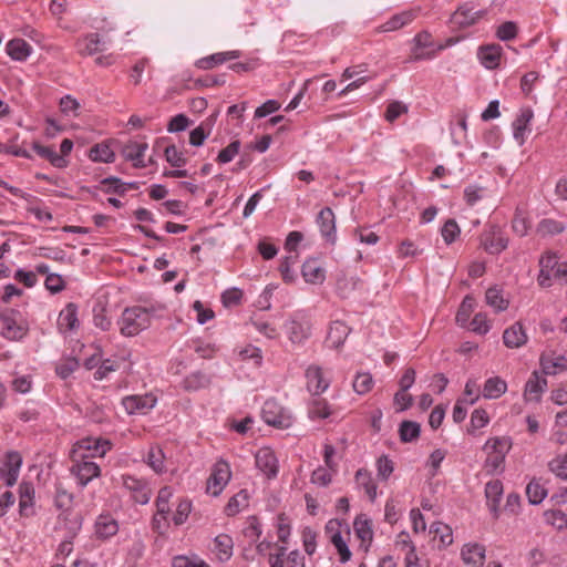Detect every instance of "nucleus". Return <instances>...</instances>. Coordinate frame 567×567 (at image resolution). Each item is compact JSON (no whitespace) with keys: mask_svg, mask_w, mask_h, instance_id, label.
Listing matches in <instances>:
<instances>
[{"mask_svg":"<svg viewBox=\"0 0 567 567\" xmlns=\"http://www.w3.org/2000/svg\"><path fill=\"white\" fill-rule=\"evenodd\" d=\"M503 341L511 349L524 346L527 341V336L523 326L519 322H515L508 327L503 333Z\"/></svg>","mask_w":567,"mask_h":567,"instance_id":"412c9836","label":"nucleus"},{"mask_svg":"<svg viewBox=\"0 0 567 567\" xmlns=\"http://www.w3.org/2000/svg\"><path fill=\"white\" fill-rule=\"evenodd\" d=\"M89 156L93 162L112 163L115 155L109 145L96 144L90 150Z\"/></svg>","mask_w":567,"mask_h":567,"instance_id":"de8ad7c7","label":"nucleus"},{"mask_svg":"<svg viewBox=\"0 0 567 567\" xmlns=\"http://www.w3.org/2000/svg\"><path fill=\"white\" fill-rule=\"evenodd\" d=\"M503 495V483L499 480L489 481L485 485L487 505L494 517H498V506Z\"/></svg>","mask_w":567,"mask_h":567,"instance_id":"6ab92c4d","label":"nucleus"},{"mask_svg":"<svg viewBox=\"0 0 567 567\" xmlns=\"http://www.w3.org/2000/svg\"><path fill=\"white\" fill-rule=\"evenodd\" d=\"M481 246L491 255H498L508 246V237L497 225H489L481 234Z\"/></svg>","mask_w":567,"mask_h":567,"instance_id":"39448f33","label":"nucleus"},{"mask_svg":"<svg viewBox=\"0 0 567 567\" xmlns=\"http://www.w3.org/2000/svg\"><path fill=\"white\" fill-rule=\"evenodd\" d=\"M155 310L154 306L150 308L141 306L125 308L117 322L121 334L134 337L146 330L151 326V318Z\"/></svg>","mask_w":567,"mask_h":567,"instance_id":"f257e3e1","label":"nucleus"},{"mask_svg":"<svg viewBox=\"0 0 567 567\" xmlns=\"http://www.w3.org/2000/svg\"><path fill=\"white\" fill-rule=\"evenodd\" d=\"M352 386L360 395L368 393L373 386L372 375L368 372L358 373L353 380Z\"/></svg>","mask_w":567,"mask_h":567,"instance_id":"5fc2aeb1","label":"nucleus"},{"mask_svg":"<svg viewBox=\"0 0 567 567\" xmlns=\"http://www.w3.org/2000/svg\"><path fill=\"white\" fill-rule=\"evenodd\" d=\"M20 312L14 309H8L0 313V334L9 340H20L28 332L27 323L18 319Z\"/></svg>","mask_w":567,"mask_h":567,"instance_id":"20e7f679","label":"nucleus"},{"mask_svg":"<svg viewBox=\"0 0 567 567\" xmlns=\"http://www.w3.org/2000/svg\"><path fill=\"white\" fill-rule=\"evenodd\" d=\"M430 533L434 534V538H440L442 547H447L453 543V533L449 525L443 523H433L430 526Z\"/></svg>","mask_w":567,"mask_h":567,"instance_id":"37998d69","label":"nucleus"},{"mask_svg":"<svg viewBox=\"0 0 567 567\" xmlns=\"http://www.w3.org/2000/svg\"><path fill=\"white\" fill-rule=\"evenodd\" d=\"M33 151L42 158L48 159L54 167L64 168L68 165V161L59 155L52 147L43 146L38 142L32 144Z\"/></svg>","mask_w":567,"mask_h":567,"instance_id":"7c9ffc66","label":"nucleus"},{"mask_svg":"<svg viewBox=\"0 0 567 567\" xmlns=\"http://www.w3.org/2000/svg\"><path fill=\"white\" fill-rule=\"evenodd\" d=\"M501 55L502 47L498 44L484 45L478 50L481 63L489 70H494L499 65Z\"/></svg>","mask_w":567,"mask_h":567,"instance_id":"4be33fe9","label":"nucleus"},{"mask_svg":"<svg viewBox=\"0 0 567 567\" xmlns=\"http://www.w3.org/2000/svg\"><path fill=\"white\" fill-rule=\"evenodd\" d=\"M526 495L533 505H538L547 495V491L536 481H530L526 486Z\"/></svg>","mask_w":567,"mask_h":567,"instance_id":"603ef678","label":"nucleus"},{"mask_svg":"<svg viewBox=\"0 0 567 567\" xmlns=\"http://www.w3.org/2000/svg\"><path fill=\"white\" fill-rule=\"evenodd\" d=\"M548 468L556 477L567 481V452L553 458Z\"/></svg>","mask_w":567,"mask_h":567,"instance_id":"09e8293b","label":"nucleus"},{"mask_svg":"<svg viewBox=\"0 0 567 567\" xmlns=\"http://www.w3.org/2000/svg\"><path fill=\"white\" fill-rule=\"evenodd\" d=\"M317 224L319 226L322 237L331 244L336 243V217L330 207L322 208L317 216Z\"/></svg>","mask_w":567,"mask_h":567,"instance_id":"4468645a","label":"nucleus"},{"mask_svg":"<svg viewBox=\"0 0 567 567\" xmlns=\"http://www.w3.org/2000/svg\"><path fill=\"white\" fill-rule=\"evenodd\" d=\"M303 241V234L301 231H290L286 236V252H298Z\"/></svg>","mask_w":567,"mask_h":567,"instance_id":"e2e57ef3","label":"nucleus"},{"mask_svg":"<svg viewBox=\"0 0 567 567\" xmlns=\"http://www.w3.org/2000/svg\"><path fill=\"white\" fill-rule=\"evenodd\" d=\"M331 543L334 545V547L338 550V554L340 556V559H339L340 563L344 564V563L349 561L352 554H351L346 540L343 539L340 530H337L336 533L332 534Z\"/></svg>","mask_w":567,"mask_h":567,"instance_id":"864d4df0","label":"nucleus"},{"mask_svg":"<svg viewBox=\"0 0 567 567\" xmlns=\"http://www.w3.org/2000/svg\"><path fill=\"white\" fill-rule=\"evenodd\" d=\"M212 378L204 372L196 371L187 375L183 381L186 391H198L210 385Z\"/></svg>","mask_w":567,"mask_h":567,"instance_id":"c9c22d12","label":"nucleus"},{"mask_svg":"<svg viewBox=\"0 0 567 567\" xmlns=\"http://www.w3.org/2000/svg\"><path fill=\"white\" fill-rule=\"evenodd\" d=\"M231 477L230 466L227 462L218 461L207 480L206 491L213 496H218Z\"/></svg>","mask_w":567,"mask_h":567,"instance_id":"0eeeda50","label":"nucleus"},{"mask_svg":"<svg viewBox=\"0 0 567 567\" xmlns=\"http://www.w3.org/2000/svg\"><path fill=\"white\" fill-rule=\"evenodd\" d=\"M302 544L305 551L308 555H312L317 547V533L310 527H305L301 533Z\"/></svg>","mask_w":567,"mask_h":567,"instance_id":"0e129e2a","label":"nucleus"},{"mask_svg":"<svg viewBox=\"0 0 567 567\" xmlns=\"http://www.w3.org/2000/svg\"><path fill=\"white\" fill-rule=\"evenodd\" d=\"M312 324L309 316L303 311L292 313L286 322V336L289 341L296 346L301 347L311 337Z\"/></svg>","mask_w":567,"mask_h":567,"instance_id":"7ed1b4c3","label":"nucleus"},{"mask_svg":"<svg viewBox=\"0 0 567 567\" xmlns=\"http://www.w3.org/2000/svg\"><path fill=\"white\" fill-rule=\"evenodd\" d=\"M22 457L16 451L8 452L3 464L0 466V472L6 480L8 486H12L19 476Z\"/></svg>","mask_w":567,"mask_h":567,"instance_id":"ddd939ff","label":"nucleus"},{"mask_svg":"<svg viewBox=\"0 0 567 567\" xmlns=\"http://www.w3.org/2000/svg\"><path fill=\"white\" fill-rule=\"evenodd\" d=\"M145 462L156 473L165 471V455L159 446H152L150 449Z\"/></svg>","mask_w":567,"mask_h":567,"instance_id":"58836bf2","label":"nucleus"},{"mask_svg":"<svg viewBox=\"0 0 567 567\" xmlns=\"http://www.w3.org/2000/svg\"><path fill=\"white\" fill-rule=\"evenodd\" d=\"M485 300L496 312L506 310L509 303L497 287H491L486 290Z\"/></svg>","mask_w":567,"mask_h":567,"instance_id":"4c0bfd02","label":"nucleus"},{"mask_svg":"<svg viewBox=\"0 0 567 567\" xmlns=\"http://www.w3.org/2000/svg\"><path fill=\"white\" fill-rule=\"evenodd\" d=\"M475 307V299L471 296H466L456 313V322L464 327L468 322L470 316L473 312Z\"/></svg>","mask_w":567,"mask_h":567,"instance_id":"8fccbe9b","label":"nucleus"},{"mask_svg":"<svg viewBox=\"0 0 567 567\" xmlns=\"http://www.w3.org/2000/svg\"><path fill=\"white\" fill-rule=\"evenodd\" d=\"M79 326L78 320V306L73 302H70L65 306V308L60 312L58 319V327L61 331H72L76 329Z\"/></svg>","mask_w":567,"mask_h":567,"instance_id":"5701e85b","label":"nucleus"},{"mask_svg":"<svg viewBox=\"0 0 567 567\" xmlns=\"http://www.w3.org/2000/svg\"><path fill=\"white\" fill-rule=\"evenodd\" d=\"M240 148V142L234 141L227 147L221 150L217 156V162L220 164L229 163L238 154Z\"/></svg>","mask_w":567,"mask_h":567,"instance_id":"69168bd1","label":"nucleus"},{"mask_svg":"<svg viewBox=\"0 0 567 567\" xmlns=\"http://www.w3.org/2000/svg\"><path fill=\"white\" fill-rule=\"evenodd\" d=\"M19 507L22 516L33 514L34 487L30 482H22L19 486Z\"/></svg>","mask_w":567,"mask_h":567,"instance_id":"aec40b11","label":"nucleus"},{"mask_svg":"<svg viewBox=\"0 0 567 567\" xmlns=\"http://www.w3.org/2000/svg\"><path fill=\"white\" fill-rule=\"evenodd\" d=\"M421 426L414 421H403L399 427V434L402 442H413L420 436Z\"/></svg>","mask_w":567,"mask_h":567,"instance_id":"79ce46f5","label":"nucleus"},{"mask_svg":"<svg viewBox=\"0 0 567 567\" xmlns=\"http://www.w3.org/2000/svg\"><path fill=\"white\" fill-rule=\"evenodd\" d=\"M166 161L174 167H182L186 164L187 159L183 152L178 151L175 145H168L165 151Z\"/></svg>","mask_w":567,"mask_h":567,"instance_id":"13d9d810","label":"nucleus"},{"mask_svg":"<svg viewBox=\"0 0 567 567\" xmlns=\"http://www.w3.org/2000/svg\"><path fill=\"white\" fill-rule=\"evenodd\" d=\"M156 404V398L152 394L127 395L123 398L122 405L128 414H145Z\"/></svg>","mask_w":567,"mask_h":567,"instance_id":"f8f14e48","label":"nucleus"},{"mask_svg":"<svg viewBox=\"0 0 567 567\" xmlns=\"http://www.w3.org/2000/svg\"><path fill=\"white\" fill-rule=\"evenodd\" d=\"M121 480L123 487L131 493L134 502L141 505L148 503L152 491L145 481L136 478L132 475H122Z\"/></svg>","mask_w":567,"mask_h":567,"instance_id":"9d476101","label":"nucleus"},{"mask_svg":"<svg viewBox=\"0 0 567 567\" xmlns=\"http://www.w3.org/2000/svg\"><path fill=\"white\" fill-rule=\"evenodd\" d=\"M539 274L537 282L542 288L553 286V280L567 285V262L559 261L554 252H546L539 259Z\"/></svg>","mask_w":567,"mask_h":567,"instance_id":"f03ea898","label":"nucleus"},{"mask_svg":"<svg viewBox=\"0 0 567 567\" xmlns=\"http://www.w3.org/2000/svg\"><path fill=\"white\" fill-rule=\"evenodd\" d=\"M485 546L477 543L465 544L461 549V558L465 565L483 567L485 561Z\"/></svg>","mask_w":567,"mask_h":567,"instance_id":"dca6fc26","label":"nucleus"},{"mask_svg":"<svg viewBox=\"0 0 567 567\" xmlns=\"http://www.w3.org/2000/svg\"><path fill=\"white\" fill-rule=\"evenodd\" d=\"M147 147V143L130 141L123 145L121 154L126 161L132 162L134 167L144 168L146 167V163L143 158Z\"/></svg>","mask_w":567,"mask_h":567,"instance_id":"2eb2a0df","label":"nucleus"},{"mask_svg":"<svg viewBox=\"0 0 567 567\" xmlns=\"http://www.w3.org/2000/svg\"><path fill=\"white\" fill-rule=\"evenodd\" d=\"M546 520L557 529L567 527V516L561 511H549L545 514Z\"/></svg>","mask_w":567,"mask_h":567,"instance_id":"774afa93","label":"nucleus"},{"mask_svg":"<svg viewBox=\"0 0 567 567\" xmlns=\"http://www.w3.org/2000/svg\"><path fill=\"white\" fill-rule=\"evenodd\" d=\"M415 18V13L413 11H404L393 16L386 22L379 27L380 32H391L395 31L408 23L412 22Z\"/></svg>","mask_w":567,"mask_h":567,"instance_id":"f704fd0d","label":"nucleus"},{"mask_svg":"<svg viewBox=\"0 0 567 567\" xmlns=\"http://www.w3.org/2000/svg\"><path fill=\"white\" fill-rule=\"evenodd\" d=\"M540 365L545 374L554 375L567 369V357L543 355Z\"/></svg>","mask_w":567,"mask_h":567,"instance_id":"473e14b6","label":"nucleus"},{"mask_svg":"<svg viewBox=\"0 0 567 567\" xmlns=\"http://www.w3.org/2000/svg\"><path fill=\"white\" fill-rule=\"evenodd\" d=\"M173 496V489L169 486H164L159 489L156 498L157 515L166 520V515L169 513V499Z\"/></svg>","mask_w":567,"mask_h":567,"instance_id":"a18cd8bd","label":"nucleus"},{"mask_svg":"<svg viewBox=\"0 0 567 567\" xmlns=\"http://www.w3.org/2000/svg\"><path fill=\"white\" fill-rule=\"evenodd\" d=\"M261 416L268 425L281 427L284 423L282 408L274 400H267L262 406Z\"/></svg>","mask_w":567,"mask_h":567,"instance_id":"393cba45","label":"nucleus"},{"mask_svg":"<svg viewBox=\"0 0 567 567\" xmlns=\"http://www.w3.org/2000/svg\"><path fill=\"white\" fill-rule=\"evenodd\" d=\"M301 272L308 284L320 285L326 280V269L316 258L306 260L302 265Z\"/></svg>","mask_w":567,"mask_h":567,"instance_id":"f3484780","label":"nucleus"},{"mask_svg":"<svg viewBox=\"0 0 567 567\" xmlns=\"http://www.w3.org/2000/svg\"><path fill=\"white\" fill-rule=\"evenodd\" d=\"M72 472L79 480L81 486L87 485L93 478L97 477L101 473L100 466L91 461L78 463L72 467Z\"/></svg>","mask_w":567,"mask_h":567,"instance_id":"a211bd4d","label":"nucleus"},{"mask_svg":"<svg viewBox=\"0 0 567 567\" xmlns=\"http://www.w3.org/2000/svg\"><path fill=\"white\" fill-rule=\"evenodd\" d=\"M547 386L546 379H540L537 372H534L529 380L526 382L524 396L527 401H536L540 400L542 393L545 391Z\"/></svg>","mask_w":567,"mask_h":567,"instance_id":"bb28decb","label":"nucleus"},{"mask_svg":"<svg viewBox=\"0 0 567 567\" xmlns=\"http://www.w3.org/2000/svg\"><path fill=\"white\" fill-rule=\"evenodd\" d=\"M305 377L307 380V389L312 395H320L331 383L330 372L317 364L309 365Z\"/></svg>","mask_w":567,"mask_h":567,"instance_id":"423d86ee","label":"nucleus"},{"mask_svg":"<svg viewBox=\"0 0 567 567\" xmlns=\"http://www.w3.org/2000/svg\"><path fill=\"white\" fill-rule=\"evenodd\" d=\"M414 48L412 50V56L410 61H422V60H431L435 56L437 51L443 50L444 45H437L435 50L424 52L422 49L433 48L434 43L432 41V35L427 31H422L417 33L414 39Z\"/></svg>","mask_w":567,"mask_h":567,"instance_id":"1a4fd4ad","label":"nucleus"},{"mask_svg":"<svg viewBox=\"0 0 567 567\" xmlns=\"http://www.w3.org/2000/svg\"><path fill=\"white\" fill-rule=\"evenodd\" d=\"M240 56L239 51H227V52H218L206 58L199 59L196 62V66L202 70H209L214 66L221 64L229 60H235Z\"/></svg>","mask_w":567,"mask_h":567,"instance_id":"a878e982","label":"nucleus"},{"mask_svg":"<svg viewBox=\"0 0 567 567\" xmlns=\"http://www.w3.org/2000/svg\"><path fill=\"white\" fill-rule=\"evenodd\" d=\"M216 120V114L210 115L207 120H205L199 126L194 128L189 134V143L193 146L203 145L206 137L210 134L213 125Z\"/></svg>","mask_w":567,"mask_h":567,"instance_id":"2f4dec72","label":"nucleus"},{"mask_svg":"<svg viewBox=\"0 0 567 567\" xmlns=\"http://www.w3.org/2000/svg\"><path fill=\"white\" fill-rule=\"evenodd\" d=\"M355 483L362 487L371 501L377 497V485L374 484L370 473L365 470H359L355 473Z\"/></svg>","mask_w":567,"mask_h":567,"instance_id":"ea45409f","label":"nucleus"},{"mask_svg":"<svg viewBox=\"0 0 567 567\" xmlns=\"http://www.w3.org/2000/svg\"><path fill=\"white\" fill-rule=\"evenodd\" d=\"M471 330L478 334H486L491 330L489 321L484 313H476L470 322Z\"/></svg>","mask_w":567,"mask_h":567,"instance_id":"052dcab7","label":"nucleus"},{"mask_svg":"<svg viewBox=\"0 0 567 567\" xmlns=\"http://www.w3.org/2000/svg\"><path fill=\"white\" fill-rule=\"evenodd\" d=\"M518 27L513 21L502 23L496 30V37L501 41H511L517 37Z\"/></svg>","mask_w":567,"mask_h":567,"instance_id":"6e6d98bb","label":"nucleus"},{"mask_svg":"<svg viewBox=\"0 0 567 567\" xmlns=\"http://www.w3.org/2000/svg\"><path fill=\"white\" fill-rule=\"evenodd\" d=\"M484 14V10H475L472 3L466 2L452 14L451 22L458 28H467L478 22Z\"/></svg>","mask_w":567,"mask_h":567,"instance_id":"9b49d317","label":"nucleus"},{"mask_svg":"<svg viewBox=\"0 0 567 567\" xmlns=\"http://www.w3.org/2000/svg\"><path fill=\"white\" fill-rule=\"evenodd\" d=\"M460 233L461 229L454 219L446 220L441 229V235L447 245L452 244Z\"/></svg>","mask_w":567,"mask_h":567,"instance_id":"bf43d9fd","label":"nucleus"},{"mask_svg":"<svg viewBox=\"0 0 567 567\" xmlns=\"http://www.w3.org/2000/svg\"><path fill=\"white\" fill-rule=\"evenodd\" d=\"M247 505H248V493L245 489H243L229 499V502L226 506V513L228 516H233V515L237 514L241 508L246 507Z\"/></svg>","mask_w":567,"mask_h":567,"instance_id":"3c124183","label":"nucleus"},{"mask_svg":"<svg viewBox=\"0 0 567 567\" xmlns=\"http://www.w3.org/2000/svg\"><path fill=\"white\" fill-rule=\"evenodd\" d=\"M332 414V409L327 400L315 395L308 405V415L311 420H324Z\"/></svg>","mask_w":567,"mask_h":567,"instance_id":"c85d7f7f","label":"nucleus"},{"mask_svg":"<svg viewBox=\"0 0 567 567\" xmlns=\"http://www.w3.org/2000/svg\"><path fill=\"white\" fill-rule=\"evenodd\" d=\"M350 333V328L343 321H333L330 324L327 343L331 348H339L342 346Z\"/></svg>","mask_w":567,"mask_h":567,"instance_id":"b1692460","label":"nucleus"},{"mask_svg":"<svg viewBox=\"0 0 567 567\" xmlns=\"http://www.w3.org/2000/svg\"><path fill=\"white\" fill-rule=\"evenodd\" d=\"M118 530L117 522L110 515H100L95 523V533L100 538L114 536Z\"/></svg>","mask_w":567,"mask_h":567,"instance_id":"72a5a7b5","label":"nucleus"},{"mask_svg":"<svg viewBox=\"0 0 567 567\" xmlns=\"http://www.w3.org/2000/svg\"><path fill=\"white\" fill-rule=\"evenodd\" d=\"M233 546L231 537L226 534H220L215 538V548L220 560H228L231 557Z\"/></svg>","mask_w":567,"mask_h":567,"instance_id":"c03bdc74","label":"nucleus"},{"mask_svg":"<svg viewBox=\"0 0 567 567\" xmlns=\"http://www.w3.org/2000/svg\"><path fill=\"white\" fill-rule=\"evenodd\" d=\"M54 505L60 511H69L73 505V494L61 484L55 485Z\"/></svg>","mask_w":567,"mask_h":567,"instance_id":"49530a36","label":"nucleus"},{"mask_svg":"<svg viewBox=\"0 0 567 567\" xmlns=\"http://www.w3.org/2000/svg\"><path fill=\"white\" fill-rule=\"evenodd\" d=\"M81 449L93 451L92 456H104L111 449V442L103 439H85L80 444Z\"/></svg>","mask_w":567,"mask_h":567,"instance_id":"a19ab883","label":"nucleus"},{"mask_svg":"<svg viewBox=\"0 0 567 567\" xmlns=\"http://www.w3.org/2000/svg\"><path fill=\"white\" fill-rule=\"evenodd\" d=\"M565 229L564 225L560 221L554 219H543L538 224V233L542 235H556L561 233Z\"/></svg>","mask_w":567,"mask_h":567,"instance_id":"680f3d73","label":"nucleus"},{"mask_svg":"<svg viewBox=\"0 0 567 567\" xmlns=\"http://www.w3.org/2000/svg\"><path fill=\"white\" fill-rule=\"evenodd\" d=\"M509 449H511V441L506 437L491 439L484 445V450H486L487 452L501 453V451H502L503 454H505V455L507 454Z\"/></svg>","mask_w":567,"mask_h":567,"instance_id":"4d7b16f0","label":"nucleus"},{"mask_svg":"<svg viewBox=\"0 0 567 567\" xmlns=\"http://www.w3.org/2000/svg\"><path fill=\"white\" fill-rule=\"evenodd\" d=\"M506 390L507 384L503 379L498 377L489 378L484 384L483 396L485 399H498Z\"/></svg>","mask_w":567,"mask_h":567,"instance_id":"e433bc0d","label":"nucleus"},{"mask_svg":"<svg viewBox=\"0 0 567 567\" xmlns=\"http://www.w3.org/2000/svg\"><path fill=\"white\" fill-rule=\"evenodd\" d=\"M255 462L257 468L267 477L274 478L279 472V461L275 452L268 447H261L255 454Z\"/></svg>","mask_w":567,"mask_h":567,"instance_id":"6e6552de","label":"nucleus"},{"mask_svg":"<svg viewBox=\"0 0 567 567\" xmlns=\"http://www.w3.org/2000/svg\"><path fill=\"white\" fill-rule=\"evenodd\" d=\"M534 116V113L530 109H524L517 115L515 121L513 122V135L516 141L520 143L524 142V136L526 131H528V125Z\"/></svg>","mask_w":567,"mask_h":567,"instance_id":"c756f323","label":"nucleus"},{"mask_svg":"<svg viewBox=\"0 0 567 567\" xmlns=\"http://www.w3.org/2000/svg\"><path fill=\"white\" fill-rule=\"evenodd\" d=\"M8 55L16 61H24L31 54V45L23 39H12L6 45Z\"/></svg>","mask_w":567,"mask_h":567,"instance_id":"cd10ccee","label":"nucleus"},{"mask_svg":"<svg viewBox=\"0 0 567 567\" xmlns=\"http://www.w3.org/2000/svg\"><path fill=\"white\" fill-rule=\"evenodd\" d=\"M281 104L277 100H268L255 111V118H264L280 109Z\"/></svg>","mask_w":567,"mask_h":567,"instance_id":"338daca9","label":"nucleus"}]
</instances>
